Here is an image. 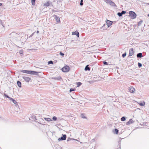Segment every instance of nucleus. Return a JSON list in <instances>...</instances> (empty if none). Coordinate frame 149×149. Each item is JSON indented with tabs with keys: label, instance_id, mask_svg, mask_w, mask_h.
<instances>
[{
	"label": "nucleus",
	"instance_id": "1",
	"mask_svg": "<svg viewBox=\"0 0 149 149\" xmlns=\"http://www.w3.org/2000/svg\"><path fill=\"white\" fill-rule=\"evenodd\" d=\"M129 14L130 17L132 19H134L136 17V14L134 12L132 11H130Z\"/></svg>",
	"mask_w": 149,
	"mask_h": 149
},
{
	"label": "nucleus",
	"instance_id": "2",
	"mask_svg": "<svg viewBox=\"0 0 149 149\" xmlns=\"http://www.w3.org/2000/svg\"><path fill=\"white\" fill-rule=\"evenodd\" d=\"M70 69V68L68 66L66 65L62 68L61 70L63 72H68Z\"/></svg>",
	"mask_w": 149,
	"mask_h": 149
},
{
	"label": "nucleus",
	"instance_id": "3",
	"mask_svg": "<svg viewBox=\"0 0 149 149\" xmlns=\"http://www.w3.org/2000/svg\"><path fill=\"white\" fill-rule=\"evenodd\" d=\"M105 2L110 5L113 6H115L116 7L117 6L111 0H106L105 1Z\"/></svg>",
	"mask_w": 149,
	"mask_h": 149
},
{
	"label": "nucleus",
	"instance_id": "4",
	"mask_svg": "<svg viewBox=\"0 0 149 149\" xmlns=\"http://www.w3.org/2000/svg\"><path fill=\"white\" fill-rule=\"evenodd\" d=\"M10 35L11 36H13V38L15 39H17V37H19V34L15 32L12 33L10 34Z\"/></svg>",
	"mask_w": 149,
	"mask_h": 149
},
{
	"label": "nucleus",
	"instance_id": "5",
	"mask_svg": "<svg viewBox=\"0 0 149 149\" xmlns=\"http://www.w3.org/2000/svg\"><path fill=\"white\" fill-rule=\"evenodd\" d=\"M38 72L35 71L27 70V74L37 75H38Z\"/></svg>",
	"mask_w": 149,
	"mask_h": 149
},
{
	"label": "nucleus",
	"instance_id": "6",
	"mask_svg": "<svg viewBox=\"0 0 149 149\" xmlns=\"http://www.w3.org/2000/svg\"><path fill=\"white\" fill-rule=\"evenodd\" d=\"M62 136L61 137V138H59L58 140V141H62V140H65L66 139V135L65 134H62Z\"/></svg>",
	"mask_w": 149,
	"mask_h": 149
},
{
	"label": "nucleus",
	"instance_id": "7",
	"mask_svg": "<svg viewBox=\"0 0 149 149\" xmlns=\"http://www.w3.org/2000/svg\"><path fill=\"white\" fill-rule=\"evenodd\" d=\"M129 89L130 92L132 93H134L135 91V89L132 86L129 87Z\"/></svg>",
	"mask_w": 149,
	"mask_h": 149
},
{
	"label": "nucleus",
	"instance_id": "8",
	"mask_svg": "<svg viewBox=\"0 0 149 149\" xmlns=\"http://www.w3.org/2000/svg\"><path fill=\"white\" fill-rule=\"evenodd\" d=\"M53 17H54V18L55 19L56 21L57 22H60V18L59 17L57 16V15H53Z\"/></svg>",
	"mask_w": 149,
	"mask_h": 149
},
{
	"label": "nucleus",
	"instance_id": "9",
	"mask_svg": "<svg viewBox=\"0 0 149 149\" xmlns=\"http://www.w3.org/2000/svg\"><path fill=\"white\" fill-rule=\"evenodd\" d=\"M134 54L133 48H131L129 50V56H132Z\"/></svg>",
	"mask_w": 149,
	"mask_h": 149
},
{
	"label": "nucleus",
	"instance_id": "10",
	"mask_svg": "<svg viewBox=\"0 0 149 149\" xmlns=\"http://www.w3.org/2000/svg\"><path fill=\"white\" fill-rule=\"evenodd\" d=\"M23 78L25 81L27 82H29L31 79L30 78L26 77H23Z\"/></svg>",
	"mask_w": 149,
	"mask_h": 149
},
{
	"label": "nucleus",
	"instance_id": "11",
	"mask_svg": "<svg viewBox=\"0 0 149 149\" xmlns=\"http://www.w3.org/2000/svg\"><path fill=\"white\" fill-rule=\"evenodd\" d=\"M107 24L108 27H109L112 24L113 22L109 20H107Z\"/></svg>",
	"mask_w": 149,
	"mask_h": 149
},
{
	"label": "nucleus",
	"instance_id": "12",
	"mask_svg": "<svg viewBox=\"0 0 149 149\" xmlns=\"http://www.w3.org/2000/svg\"><path fill=\"white\" fill-rule=\"evenodd\" d=\"M72 34L73 35H76L78 37H79V33L77 31L74 32H73L72 33Z\"/></svg>",
	"mask_w": 149,
	"mask_h": 149
},
{
	"label": "nucleus",
	"instance_id": "13",
	"mask_svg": "<svg viewBox=\"0 0 149 149\" xmlns=\"http://www.w3.org/2000/svg\"><path fill=\"white\" fill-rule=\"evenodd\" d=\"M134 123V121H133L132 119H130L126 123V124L127 125H129L133 123Z\"/></svg>",
	"mask_w": 149,
	"mask_h": 149
},
{
	"label": "nucleus",
	"instance_id": "14",
	"mask_svg": "<svg viewBox=\"0 0 149 149\" xmlns=\"http://www.w3.org/2000/svg\"><path fill=\"white\" fill-rule=\"evenodd\" d=\"M10 100H11L12 102H13L15 106H17V102L15 100L11 97L10 98Z\"/></svg>",
	"mask_w": 149,
	"mask_h": 149
},
{
	"label": "nucleus",
	"instance_id": "15",
	"mask_svg": "<svg viewBox=\"0 0 149 149\" xmlns=\"http://www.w3.org/2000/svg\"><path fill=\"white\" fill-rule=\"evenodd\" d=\"M52 79L55 80H59L61 79V77L60 76H58L57 77H52Z\"/></svg>",
	"mask_w": 149,
	"mask_h": 149
},
{
	"label": "nucleus",
	"instance_id": "16",
	"mask_svg": "<svg viewBox=\"0 0 149 149\" xmlns=\"http://www.w3.org/2000/svg\"><path fill=\"white\" fill-rule=\"evenodd\" d=\"M89 65H86L85 68L84 70L85 71H90V68L88 67Z\"/></svg>",
	"mask_w": 149,
	"mask_h": 149
},
{
	"label": "nucleus",
	"instance_id": "17",
	"mask_svg": "<svg viewBox=\"0 0 149 149\" xmlns=\"http://www.w3.org/2000/svg\"><path fill=\"white\" fill-rule=\"evenodd\" d=\"M137 57L138 58H141L142 56V54L141 53H139L137 54Z\"/></svg>",
	"mask_w": 149,
	"mask_h": 149
},
{
	"label": "nucleus",
	"instance_id": "18",
	"mask_svg": "<svg viewBox=\"0 0 149 149\" xmlns=\"http://www.w3.org/2000/svg\"><path fill=\"white\" fill-rule=\"evenodd\" d=\"M17 85L19 87L21 88V87L22 84H21V82L20 81H17Z\"/></svg>",
	"mask_w": 149,
	"mask_h": 149
},
{
	"label": "nucleus",
	"instance_id": "19",
	"mask_svg": "<svg viewBox=\"0 0 149 149\" xmlns=\"http://www.w3.org/2000/svg\"><path fill=\"white\" fill-rule=\"evenodd\" d=\"M44 119L45 120H46L48 122H50V121H52V120L50 118H44Z\"/></svg>",
	"mask_w": 149,
	"mask_h": 149
},
{
	"label": "nucleus",
	"instance_id": "20",
	"mask_svg": "<svg viewBox=\"0 0 149 149\" xmlns=\"http://www.w3.org/2000/svg\"><path fill=\"white\" fill-rule=\"evenodd\" d=\"M20 40L21 42L23 41H26V38L23 37H21V39Z\"/></svg>",
	"mask_w": 149,
	"mask_h": 149
},
{
	"label": "nucleus",
	"instance_id": "21",
	"mask_svg": "<svg viewBox=\"0 0 149 149\" xmlns=\"http://www.w3.org/2000/svg\"><path fill=\"white\" fill-rule=\"evenodd\" d=\"M118 131H118V129H116V128L114 130V132L116 134H117L118 133Z\"/></svg>",
	"mask_w": 149,
	"mask_h": 149
},
{
	"label": "nucleus",
	"instance_id": "22",
	"mask_svg": "<svg viewBox=\"0 0 149 149\" xmlns=\"http://www.w3.org/2000/svg\"><path fill=\"white\" fill-rule=\"evenodd\" d=\"M3 95L5 97L8 98L9 100L11 98L10 97H9L8 95H7V94L5 93L3 94Z\"/></svg>",
	"mask_w": 149,
	"mask_h": 149
},
{
	"label": "nucleus",
	"instance_id": "23",
	"mask_svg": "<svg viewBox=\"0 0 149 149\" xmlns=\"http://www.w3.org/2000/svg\"><path fill=\"white\" fill-rule=\"evenodd\" d=\"M126 120V117L125 116L122 117L121 118V120L122 121H124Z\"/></svg>",
	"mask_w": 149,
	"mask_h": 149
},
{
	"label": "nucleus",
	"instance_id": "24",
	"mask_svg": "<svg viewBox=\"0 0 149 149\" xmlns=\"http://www.w3.org/2000/svg\"><path fill=\"white\" fill-rule=\"evenodd\" d=\"M81 118H86V117L85 116V115L84 114L82 113L81 115Z\"/></svg>",
	"mask_w": 149,
	"mask_h": 149
},
{
	"label": "nucleus",
	"instance_id": "25",
	"mask_svg": "<svg viewBox=\"0 0 149 149\" xmlns=\"http://www.w3.org/2000/svg\"><path fill=\"white\" fill-rule=\"evenodd\" d=\"M118 146H119V147H118L119 148H117V149H121V147H120L121 141H118Z\"/></svg>",
	"mask_w": 149,
	"mask_h": 149
},
{
	"label": "nucleus",
	"instance_id": "26",
	"mask_svg": "<svg viewBox=\"0 0 149 149\" xmlns=\"http://www.w3.org/2000/svg\"><path fill=\"white\" fill-rule=\"evenodd\" d=\"M27 70H21V72L23 73L27 74Z\"/></svg>",
	"mask_w": 149,
	"mask_h": 149
},
{
	"label": "nucleus",
	"instance_id": "27",
	"mask_svg": "<svg viewBox=\"0 0 149 149\" xmlns=\"http://www.w3.org/2000/svg\"><path fill=\"white\" fill-rule=\"evenodd\" d=\"M31 118L32 119H33V120H37L36 116L34 115L32 116H31Z\"/></svg>",
	"mask_w": 149,
	"mask_h": 149
},
{
	"label": "nucleus",
	"instance_id": "28",
	"mask_svg": "<svg viewBox=\"0 0 149 149\" xmlns=\"http://www.w3.org/2000/svg\"><path fill=\"white\" fill-rule=\"evenodd\" d=\"M77 86L79 87L82 84V83L80 82H78L77 84Z\"/></svg>",
	"mask_w": 149,
	"mask_h": 149
},
{
	"label": "nucleus",
	"instance_id": "29",
	"mask_svg": "<svg viewBox=\"0 0 149 149\" xmlns=\"http://www.w3.org/2000/svg\"><path fill=\"white\" fill-rule=\"evenodd\" d=\"M139 104L141 106H144L145 104V103L144 102L143 103L141 102Z\"/></svg>",
	"mask_w": 149,
	"mask_h": 149
},
{
	"label": "nucleus",
	"instance_id": "30",
	"mask_svg": "<svg viewBox=\"0 0 149 149\" xmlns=\"http://www.w3.org/2000/svg\"><path fill=\"white\" fill-rule=\"evenodd\" d=\"M35 1H36V0H31L32 4L33 5H35Z\"/></svg>",
	"mask_w": 149,
	"mask_h": 149
},
{
	"label": "nucleus",
	"instance_id": "31",
	"mask_svg": "<svg viewBox=\"0 0 149 149\" xmlns=\"http://www.w3.org/2000/svg\"><path fill=\"white\" fill-rule=\"evenodd\" d=\"M83 0H81L80 3V5L81 6H82L83 5Z\"/></svg>",
	"mask_w": 149,
	"mask_h": 149
},
{
	"label": "nucleus",
	"instance_id": "32",
	"mask_svg": "<svg viewBox=\"0 0 149 149\" xmlns=\"http://www.w3.org/2000/svg\"><path fill=\"white\" fill-rule=\"evenodd\" d=\"M48 64H53V62L52 61H50L48 62Z\"/></svg>",
	"mask_w": 149,
	"mask_h": 149
},
{
	"label": "nucleus",
	"instance_id": "33",
	"mask_svg": "<svg viewBox=\"0 0 149 149\" xmlns=\"http://www.w3.org/2000/svg\"><path fill=\"white\" fill-rule=\"evenodd\" d=\"M117 15H118V16L119 17H120L122 16V15L121 13H120V12L118 13H117Z\"/></svg>",
	"mask_w": 149,
	"mask_h": 149
},
{
	"label": "nucleus",
	"instance_id": "34",
	"mask_svg": "<svg viewBox=\"0 0 149 149\" xmlns=\"http://www.w3.org/2000/svg\"><path fill=\"white\" fill-rule=\"evenodd\" d=\"M75 88H70V92H71L72 91H75Z\"/></svg>",
	"mask_w": 149,
	"mask_h": 149
},
{
	"label": "nucleus",
	"instance_id": "35",
	"mask_svg": "<svg viewBox=\"0 0 149 149\" xmlns=\"http://www.w3.org/2000/svg\"><path fill=\"white\" fill-rule=\"evenodd\" d=\"M70 140H75V139H72V138H68L67 139V141H68Z\"/></svg>",
	"mask_w": 149,
	"mask_h": 149
},
{
	"label": "nucleus",
	"instance_id": "36",
	"mask_svg": "<svg viewBox=\"0 0 149 149\" xmlns=\"http://www.w3.org/2000/svg\"><path fill=\"white\" fill-rule=\"evenodd\" d=\"M126 54H127L126 52H125L123 53L122 55V57L123 58H124L126 56Z\"/></svg>",
	"mask_w": 149,
	"mask_h": 149
},
{
	"label": "nucleus",
	"instance_id": "37",
	"mask_svg": "<svg viewBox=\"0 0 149 149\" xmlns=\"http://www.w3.org/2000/svg\"><path fill=\"white\" fill-rule=\"evenodd\" d=\"M138 67L139 68L141 67L142 66V64L141 63H139V62L138 63Z\"/></svg>",
	"mask_w": 149,
	"mask_h": 149
},
{
	"label": "nucleus",
	"instance_id": "38",
	"mask_svg": "<svg viewBox=\"0 0 149 149\" xmlns=\"http://www.w3.org/2000/svg\"><path fill=\"white\" fill-rule=\"evenodd\" d=\"M52 119L54 121H56L57 120V117L56 116H53L52 118Z\"/></svg>",
	"mask_w": 149,
	"mask_h": 149
},
{
	"label": "nucleus",
	"instance_id": "39",
	"mask_svg": "<svg viewBox=\"0 0 149 149\" xmlns=\"http://www.w3.org/2000/svg\"><path fill=\"white\" fill-rule=\"evenodd\" d=\"M142 22L143 21L142 20H141L138 23V26H140V25H141L142 24Z\"/></svg>",
	"mask_w": 149,
	"mask_h": 149
},
{
	"label": "nucleus",
	"instance_id": "40",
	"mask_svg": "<svg viewBox=\"0 0 149 149\" xmlns=\"http://www.w3.org/2000/svg\"><path fill=\"white\" fill-rule=\"evenodd\" d=\"M45 5L47 7H48L49 5V2H47L45 4Z\"/></svg>",
	"mask_w": 149,
	"mask_h": 149
},
{
	"label": "nucleus",
	"instance_id": "41",
	"mask_svg": "<svg viewBox=\"0 0 149 149\" xmlns=\"http://www.w3.org/2000/svg\"><path fill=\"white\" fill-rule=\"evenodd\" d=\"M103 63L104 65H108V63L105 61L103 62Z\"/></svg>",
	"mask_w": 149,
	"mask_h": 149
},
{
	"label": "nucleus",
	"instance_id": "42",
	"mask_svg": "<svg viewBox=\"0 0 149 149\" xmlns=\"http://www.w3.org/2000/svg\"><path fill=\"white\" fill-rule=\"evenodd\" d=\"M121 13H122V15H123V14H125L126 13V12L125 11L122 10V11Z\"/></svg>",
	"mask_w": 149,
	"mask_h": 149
},
{
	"label": "nucleus",
	"instance_id": "43",
	"mask_svg": "<svg viewBox=\"0 0 149 149\" xmlns=\"http://www.w3.org/2000/svg\"><path fill=\"white\" fill-rule=\"evenodd\" d=\"M59 54L60 55L62 56H63L64 55V54L62 53L61 52H60L59 53Z\"/></svg>",
	"mask_w": 149,
	"mask_h": 149
},
{
	"label": "nucleus",
	"instance_id": "44",
	"mask_svg": "<svg viewBox=\"0 0 149 149\" xmlns=\"http://www.w3.org/2000/svg\"><path fill=\"white\" fill-rule=\"evenodd\" d=\"M34 33H35V32H34V33H32V34H31V35H30L29 36V38H30V37H31L32 36H33V35L34 34Z\"/></svg>",
	"mask_w": 149,
	"mask_h": 149
},
{
	"label": "nucleus",
	"instance_id": "45",
	"mask_svg": "<svg viewBox=\"0 0 149 149\" xmlns=\"http://www.w3.org/2000/svg\"><path fill=\"white\" fill-rule=\"evenodd\" d=\"M20 54H21L22 53V51H20L19 52Z\"/></svg>",
	"mask_w": 149,
	"mask_h": 149
},
{
	"label": "nucleus",
	"instance_id": "46",
	"mask_svg": "<svg viewBox=\"0 0 149 149\" xmlns=\"http://www.w3.org/2000/svg\"><path fill=\"white\" fill-rule=\"evenodd\" d=\"M37 33H39V31H37L36 32Z\"/></svg>",
	"mask_w": 149,
	"mask_h": 149
},
{
	"label": "nucleus",
	"instance_id": "47",
	"mask_svg": "<svg viewBox=\"0 0 149 149\" xmlns=\"http://www.w3.org/2000/svg\"><path fill=\"white\" fill-rule=\"evenodd\" d=\"M2 5V3H0V7Z\"/></svg>",
	"mask_w": 149,
	"mask_h": 149
},
{
	"label": "nucleus",
	"instance_id": "48",
	"mask_svg": "<svg viewBox=\"0 0 149 149\" xmlns=\"http://www.w3.org/2000/svg\"><path fill=\"white\" fill-rule=\"evenodd\" d=\"M94 139H92V140H91V141H94Z\"/></svg>",
	"mask_w": 149,
	"mask_h": 149
},
{
	"label": "nucleus",
	"instance_id": "49",
	"mask_svg": "<svg viewBox=\"0 0 149 149\" xmlns=\"http://www.w3.org/2000/svg\"><path fill=\"white\" fill-rule=\"evenodd\" d=\"M148 17H149V14H148Z\"/></svg>",
	"mask_w": 149,
	"mask_h": 149
},
{
	"label": "nucleus",
	"instance_id": "50",
	"mask_svg": "<svg viewBox=\"0 0 149 149\" xmlns=\"http://www.w3.org/2000/svg\"><path fill=\"white\" fill-rule=\"evenodd\" d=\"M105 24H104L103 26H105Z\"/></svg>",
	"mask_w": 149,
	"mask_h": 149
},
{
	"label": "nucleus",
	"instance_id": "51",
	"mask_svg": "<svg viewBox=\"0 0 149 149\" xmlns=\"http://www.w3.org/2000/svg\"><path fill=\"white\" fill-rule=\"evenodd\" d=\"M76 140L77 141H78V140Z\"/></svg>",
	"mask_w": 149,
	"mask_h": 149
},
{
	"label": "nucleus",
	"instance_id": "52",
	"mask_svg": "<svg viewBox=\"0 0 149 149\" xmlns=\"http://www.w3.org/2000/svg\"><path fill=\"white\" fill-rule=\"evenodd\" d=\"M148 4H149V3H148Z\"/></svg>",
	"mask_w": 149,
	"mask_h": 149
},
{
	"label": "nucleus",
	"instance_id": "53",
	"mask_svg": "<svg viewBox=\"0 0 149 149\" xmlns=\"http://www.w3.org/2000/svg\"><path fill=\"white\" fill-rule=\"evenodd\" d=\"M92 1V0H91Z\"/></svg>",
	"mask_w": 149,
	"mask_h": 149
}]
</instances>
